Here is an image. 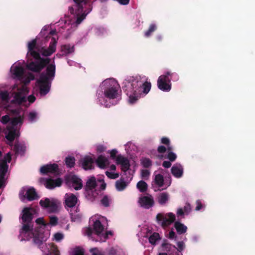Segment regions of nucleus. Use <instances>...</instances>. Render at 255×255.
Masks as SVG:
<instances>
[{
    "mask_svg": "<svg viewBox=\"0 0 255 255\" xmlns=\"http://www.w3.org/2000/svg\"><path fill=\"white\" fill-rule=\"evenodd\" d=\"M39 182L41 184L44 185L46 188L49 189H52L56 187L61 185L62 180L60 178L53 180L50 178H40Z\"/></svg>",
    "mask_w": 255,
    "mask_h": 255,
    "instance_id": "15",
    "label": "nucleus"
},
{
    "mask_svg": "<svg viewBox=\"0 0 255 255\" xmlns=\"http://www.w3.org/2000/svg\"><path fill=\"white\" fill-rule=\"evenodd\" d=\"M170 183L171 182L170 181L167 184L165 183L164 182L163 176L162 175L160 174H155L154 185L157 187H162V189H166L170 185Z\"/></svg>",
    "mask_w": 255,
    "mask_h": 255,
    "instance_id": "23",
    "label": "nucleus"
},
{
    "mask_svg": "<svg viewBox=\"0 0 255 255\" xmlns=\"http://www.w3.org/2000/svg\"><path fill=\"white\" fill-rule=\"evenodd\" d=\"M35 211L31 208H24L22 212L21 219L24 224L20 232V234L26 238L27 240L33 238V242L36 244H39L45 241L50 235V230H47L44 233H40L36 230H31L30 227L26 223H29L32 219L33 214Z\"/></svg>",
    "mask_w": 255,
    "mask_h": 255,
    "instance_id": "2",
    "label": "nucleus"
},
{
    "mask_svg": "<svg viewBox=\"0 0 255 255\" xmlns=\"http://www.w3.org/2000/svg\"><path fill=\"white\" fill-rule=\"evenodd\" d=\"M171 163L169 161H165L163 163V166L165 168H169L171 166Z\"/></svg>",
    "mask_w": 255,
    "mask_h": 255,
    "instance_id": "64",
    "label": "nucleus"
},
{
    "mask_svg": "<svg viewBox=\"0 0 255 255\" xmlns=\"http://www.w3.org/2000/svg\"><path fill=\"white\" fill-rule=\"evenodd\" d=\"M58 219L57 217L55 216H49V222L46 223L44 218L42 217L38 218L35 220V223L37 225H38L39 227V229L40 231H43L46 228L49 226H55L58 224ZM46 231H43L41 232L39 231L40 233H44Z\"/></svg>",
    "mask_w": 255,
    "mask_h": 255,
    "instance_id": "11",
    "label": "nucleus"
},
{
    "mask_svg": "<svg viewBox=\"0 0 255 255\" xmlns=\"http://www.w3.org/2000/svg\"><path fill=\"white\" fill-rule=\"evenodd\" d=\"M13 75L15 78L19 80L23 78L24 75V69L21 66H15L13 70Z\"/></svg>",
    "mask_w": 255,
    "mask_h": 255,
    "instance_id": "33",
    "label": "nucleus"
},
{
    "mask_svg": "<svg viewBox=\"0 0 255 255\" xmlns=\"http://www.w3.org/2000/svg\"><path fill=\"white\" fill-rule=\"evenodd\" d=\"M162 250L163 251L170 252L172 249H175V247L172 246L171 244H169L166 242H164L162 243Z\"/></svg>",
    "mask_w": 255,
    "mask_h": 255,
    "instance_id": "44",
    "label": "nucleus"
},
{
    "mask_svg": "<svg viewBox=\"0 0 255 255\" xmlns=\"http://www.w3.org/2000/svg\"><path fill=\"white\" fill-rule=\"evenodd\" d=\"M168 151L167 158L170 161H174L176 159V154L171 151V150H167Z\"/></svg>",
    "mask_w": 255,
    "mask_h": 255,
    "instance_id": "54",
    "label": "nucleus"
},
{
    "mask_svg": "<svg viewBox=\"0 0 255 255\" xmlns=\"http://www.w3.org/2000/svg\"><path fill=\"white\" fill-rule=\"evenodd\" d=\"M136 149V146L132 142H128L125 144V149L128 153H130Z\"/></svg>",
    "mask_w": 255,
    "mask_h": 255,
    "instance_id": "42",
    "label": "nucleus"
},
{
    "mask_svg": "<svg viewBox=\"0 0 255 255\" xmlns=\"http://www.w3.org/2000/svg\"><path fill=\"white\" fill-rule=\"evenodd\" d=\"M96 162L98 167L103 169L106 168L110 164L108 159L102 155H100L98 157Z\"/></svg>",
    "mask_w": 255,
    "mask_h": 255,
    "instance_id": "28",
    "label": "nucleus"
},
{
    "mask_svg": "<svg viewBox=\"0 0 255 255\" xmlns=\"http://www.w3.org/2000/svg\"><path fill=\"white\" fill-rule=\"evenodd\" d=\"M136 187L140 192H143L146 191L147 184L144 181L141 180L137 183Z\"/></svg>",
    "mask_w": 255,
    "mask_h": 255,
    "instance_id": "41",
    "label": "nucleus"
},
{
    "mask_svg": "<svg viewBox=\"0 0 255 255\" xmlns=\"http://www.w3.org/2000/svg\"><path fill=\"white\" fill-rule=\"evenodd\" d=\"M93 223V228L95 234L100 238V241L104 242L108 238V234L111 232L106 231L108 225L106 218L99 215H96L91 218Z\"/></svg>",
    "mask_w": 255,
    "mask_h": 255,
    "instance_id": "3",
    "label": "nucleus"
},
{
    "mask_svg": "<svg viewBox=\"0 0 255 255\" xmlns=\"http://www.w3.org/2000/svg\"><path fill=\"white\" fill-rule=\"evenodd\" d=\"M171 170L172 174L176 178L181 177L183 174V169L180 164L174 165Z\"/></svg>",
    "mask_w": 255,
    "mask_h": 255,
    "instance_id": "29",
    "label": "nucleus"
},
{
    "mask_svg": "<svg viewBox=\"0 0 255 255\" xmlns=\"http://www.w3.org/2000/svg\"><path fill=\"white\" fill-rule=\"evenodd\" d=\"M156 221L162 227L165 228L171 224L175 220V216L172 213H158L156 215Z\"/></svg>",
    "mask_w": 255,
    "mask_h": 255,
    "instance_id": "9",
    "label": "nucleus"
},
{
    "mask_svg": "<svg viewBox=\"0 0 255 255\" xmlns=\"http://www.w3.org/2000/svg\"><path fill=\"white\" fill-rule=\"evenodd\" d=\"M56 43L57 41L55 38L52 37L49 47L47 49L43 47L41 48L40 50H39V52L44 56H48L51 55L55 51Z\"/></svg>",
    "mask_w": 255,
    "mask_h": 255,
    "instance_id": "21",
    "label": "nucleus"
},
{
    "mask_svg": "<svg viewBox=\"0 0 255 255\" xmlns=\"http://www.w3.org/2000/svg\"><path fill=\"white\" fill-rule=\"evenodd\" d=\"M42 251L47 255H59V251L57 248L52 245L42 244L41 247Z\"/></svg>",
    "mask_w": 255,
    "mask_h": 255,
    "instance_id": "24",
    "label": "nucleus"
},
{
    "mask_svg": "<svg viewBox=\"0 0 255 255\" xmlns=\"http://www.w3.org/2000/svg\"><path fill=\"white\" fill-rule=\"evenodd\" d=\"M112 198L108 195H104L101 199L102 205L105 207L109 206L112 203Z\"/></svg>",
    "mask_w": 255,
    "mask_h": 255,
    "instance_id": "38",
    "label": "nucleus"
},
{
    "mask_svg": "<svg viewBox=\"0 0 255 255\" xmlns=\"http://www.w3.org/2000/svg\"><path fill=\"white\" fill-rule=\"evenodd\" d=\"M39 49L38 51L35 50L28 52L27 54H29L32 56L35 61H28L26 65V68L30 71L39 73L41 70L46 67L49 62H50V59L49 58H41L39 54Z\"/></svg>",
    "mask_w": 255,
    "mask_h": 255,
    "instance_id": "4",
    "label": "nucleus"
},
{
    "mask_svg": "<svg viewBox=\"0 0 255 255\" xmlns=\"http://www.w3.org/2000/svg\"><path fill=\"white\" fill-rule=\"evenodd\" d=\"M115 162L117 165L121 166V170L124 172L127 171L129 168L130 164L128 159L121 154L117 155Z\"/></svg>",
    "mask_w": 255,
    "mask_h": 255,
    "instance_id": "19",
    "label": "nucleus"
},
{
    "mask_svg": "<svg viewBox=\"0 0 255 255\" xmlns=\"http://www.w3.org/2000/svg\"><path fill=\"white\" fill-rule=\"evenodd\" d=\"M106 175L110 179H116L119 177V173L113 171H107Z\"/></svg>",
    "mask_w": 255,
    "mask_h": 255,
    "instance_id": "47",
    "label": "nucleus"
},
{
    "mask_svg": "<svg viewBox=\"0 0 255 255\" xmlns=\"http://www.w3.org/2000/svg\"><path fill=\"white\" fill-rule=\"evenodd\" d=\"M28 117L30 122H35L37 117V114L35 112H30L28 114Z\"/></svg>",
    "mask_w": 255,
    "mask_h": 255,
    "instance_id": "59",
    "label": "nucleus"
},
{
    "mask_svg": "<svg viewBox=\"0 0 255 255\" xmlns=\"http://www.w3.org/2000/svg\"><path fill=\"white\" fill-rule=\"evenodd\" d=\"M52 81L46 80L45 78H39L36 83L39 89V93L42 96L46 95L49 92Z\"/></svg>",
    "mask_w": 255,
    "mask_h": 255,
    "instance_id": "13",
    "label": "nucleus"
},
{
    "mask_svg": "<svg viewBox=\"0 0 255 255\" xmlns=\"http://www.w3.org/2000/svg\"><path fill=\"white\" fill-rule=\"evenodd\" d=\"M67 184L70 188H73L76 190L81 189L83 186L81 179L76 175L69 176Z\"/></svg>",
    "mask_w": 255,
    "mask_h": 255,
    "instance_id": "17",
    "label": "nucleus"
},
{
    "mask_svg": "<svg viewBox=\"0 0 255 255\" xmlns=\"http://www.w3.org/2000/svg\"><path fill=\"white\" fill-rule=\"evenodd\" d=\"M108 153L110 154L111 158L115 161L117 158L118 155L117 154L118 153V150L116 149H113L112 150H109Z\"/></svg>",
    "mask_w": 255,
    "mask_h": 255,
    "instance_id": "53",
    "label": "nucleus"
},
{
    "mask_svg": "<svg viewBox=\"0 0 255 255\" xmlns=\"http://www.w3.org/2000/svg\"><path fill=\"white\" fill-rule=\"evenodd\" d=\"M178 75L176 73L166 72L164 74L160 76L157 80V87L161 91L169 92L171 89L172 80H178Z\"/></svg>",
    "mask_w": 255,
    "mask_h": 255,
    "instance_id": "6",
    "label": "nucleus"
},
{
    "mask_svg": "<svg viewBox=\"0 0 255 255\" xmlns=\"http://www.w3.org/2000/svg\"><path fill=\"white\" fill-rule=\"evenodd\" d=\"M11 118L8 115H5L1 117V122L4 124H6L7 123H9L10 122Z\"/></svg>",
    "mask_w": 255,
    "mask_h": 255,
    "instance_id": "60",
    "label": "nucleus"
},
{
    "mask_svg": "<svg viewBox=\"0 0 255 255\" xmlns=\"http://www.w3.org/2000/svg\"><path fill=\"white\" fill-rule=\"evenodd\" d=\"M74 46L70 44H65L61 46V51L65 55L74 52Z\"/></svg>",
    "mask_w": 255,
    "mask_h": 255,
    "instance_id": "36",
    "label": "nucleus"
},
{
    "mask_svg": "<svg viewBox=\"0 0 255 255\" xmlns=\"http://www.w3.org/2000/svg\"><path fill=\"white\" fill-rule=\"evenodd\" d=\"M98 183L100 184V189L104 190L106 188V184L103 179L99 180L97 182L94 177H91L87 180L85 187V194L88 199H94L98 195Z\"/></svg>",
    "mask_w": 255,
    "mask_h": 255,
    "instance_id": "5",
    "label": "nucleus"
},
{
    "mask_svg": "<svg viewBox=\"0 0 255 255\" xmlns=\"http://www.w3.org/2000/svg\"><path fill=\"white\" fill-rule=\"evenodd\" d=\"M6 171V167L0 164V188H3L5 185L6 179L5 175Z\"/></svg>",
    "mask_w": 255,
    "mask_h": 255,
    "instance_id": "30",
    "label": "nucleus"
},
{
    "mask_svg": "<svg viewBox=\"0 0 255 255\" xmlns=\"http://www.w3.org/2000/svg\"><path fill=\"white\" fill-rule=\"evenodd\" d=\"M58 165L56 164H47L42 166L40 171L42 174H47L49 173H55L57 171Z\"/></svg>",
    "mask_w": 255,
    "mask_h": 255,
    "instance_id": "27",
    "label": "nucleus"
},
{
    "mask_svg": "<svg viewBox=\"0 0 255 255\" xmlns=\"http://www.w3.org/2000/svg\"><path fill=\"white\" fill-rule=\"evenodd\" d=\"M65 163L67 166L73 167L75 164V159L71 156L67 157L65 159Z\"/></svg>",
    "mask_w": 255,
    "mask_h": 255,
    "instance_id": "51",
    "label": "nucleus"
},
{
    "mask_svg": "<svg viewBox=\"0 0 255 255\" xmlns=\"http://www.w3.org/2000/svg\"><path fill=\"white\" fill-rule=\"evenodd\" d=\"M169 195L166 192L160 194L157 197V201L161 205L166 204L169 200Z\"/></svg>",
    "mask_w": 255,
    "mask_h": 255,
    "instance_id": "32",
    "label": "nucleus"
},
{
    "mask_svg": "<svg viewBox=\"0 0 255 255\" xmlns=\"http://www.w3.org/2000/svg\"><path fill=\"white\" fill-rule=\"evenodd\" d=\"M161 143L165 144L166 147L163 145L159 146L158 147V152L159 153H164L166 150H172V147L170 144V140L167 137H163L161 139Z\"/></svg>",
    "mask_w": 255,
    "mask_h": 255,
    "instance_id": "25",
    "label": "nucleus"
},
{
    "mask_svg": "<svg viewBox=\"0 0 255 255\" xmlns=\"http://www.w3.org/2000/svg\"><path fill=\"white\" fill-rule=\"evenodd\" d=\"M76 13L77 15V19L76 22L77 24H80L82 20L85 19L86 15L91 11L92 7L90 3L87 1V5L85 6L83 5V10L82 11H80L78 9V7L77 4H76Z\"/></svg>",
    "mask_w": 255,
    "mask_h": 255,
    "instance_id": "14",
    "label": "nucleus"
},
{
    "mask_svg": "<svg viewBox=\"0 0 255 255\" xmlns=\"http://www.w3.org/2000/svg\"><path fill=\"white\" fill-rule=\"evenodd\" d=\"M138 203L140 206L149 209L153 205L154 202L152 196L147 195L140 197L138 199Z\"/></svg>",
    "mask_w": 255,
    "mask_h": 255,
    "instance_id": "18",
    "label": "nucleus"
},
{
    "mask_svg": "<svg viewBox=\"0 0 255 255\" xmlns=\"http://www.w3.org/2000/svg\"><path fill=\"white\" fill-rule=\"evenodd\" d=\"M39 204L40 206L49 213H56L58 211L60 203L54 198H45L41 200Z\"/></svg>",
    "mask_w": 255,
    "mask_h": 255,
    "instance_id": "8",
    "label": "nucleus"
},
{
    "mask_svg": "<svg viewBox=\"0 0 255 255\" xmlns=\"http://www.w3.org/2000/svg\"><path fill=\"white\" fill-rule=\"evenodd\" d=\"M177 249L179 252L182 251L185 248V244L183 241L177 242Z\"/></svg>",
    "mask_w": 255,
    "mask_h": 255,
    "instance_id": "61",
    "label": "nucleus"
},
{
    "mask_svg": "<svg viewBox=\"0 0 255 255\" xmlns=\"http://www.w3.org/2000/svg\"><path fill=\"white\" fill-rule=\"evenodd\" d=\"M90 251L92 254V255H106L97 248L91 249Z\"/></svg>",
    "mask_w": 255,
    "mask_h": 255,
    "instance_id": "56",
    "label": "nucleus"
},
{
    "mask_svg": "<svg viewBox=\"0 0 255 255\" xmlns=\"http://www.w3.org/2000/svg\"><path fill=\"white\" fill-rule=\"evenodd\" d=\"M84 251L82 248H76L72 250L70 253V255H84Z\"/></svg>",
    "mask_w": 255,
    "mask_h": 255,
    "instance_id": "48",
    "label": "nucleus"
},
{
    "mask_svg": "<svg viewBox=\"0 0 255 255\" xmlns=\"http://www.w3.org/2000/svg\"><path fill=\"white\" fill-rule=\"evenodd\" d=\"M19 80L23 84L21 86H26V85L29 84L31 81L27 77H25L24 75L23 76V78H21Z\"/></svg>",
    "mask_w": 255,
    "mask_h": 255,
    "instance_id": "58",
    "label": "nucleus"
},
{
    "mask_svg": "<svg viewBox=\"0 0 255 255\" xmlns=\"http://www.w3.org/2000/svg\"><path fill=\"white\" fill-rule=\"evenodd\" d=\"M5 138L7 140V143L11 145L12 141L19 136V132L17 128H5L4 130Z\"/></svg>",
    "mask_w": 255,
    "mask_h": 255,
    "instance_id": "20",
    "label": "nucleus"
},
{
    "mask_svg": "<svg viewBox=\"0 0 255 255\" xmlns=\"http://www.w3.org/2000/svg\"><path fill=\"white\" fill-rule=\"evenodd\" d=\"M174 227L177 233L180 234L185 233L187 229L186 226L178 222L175 223Z\"/></svg>",
    "mask_w": 255,
    "mask_h": 255,
    "instance_id": "35",
    "label": "nucleus"
},
{
    "mask_svg": "<svg viewBox=\"0 0 255 255\" xmlns=\"http://www.w3.org/2000/svg\"><path fill=\"white\" fill-rule=\"evenodd\" d=\"M71 220L72 221H79L81 218V216L80 215V214H77V215H73L72 214H71Z\"/></svg>",
    "mask_w": 255,
    "mask_h": 255,
    "instance_id": "62",
    "label": "nucleus"
},
{
    "mask_svg": "<svg viewBox=\"0 0 255 255\" xmlns=\"http://www.w3.org/2000/svg\"><path fill=\"white\" fill-rule=\"evenodd\" d=\"M77 198L72 193H67L65 195V203L68 207H73L77 202Z\"/></svg>",
    "mask_w": 255,
    "mask_h": 255,
    "instance_id": "26",
    "label": "nucleus"
},
{
    "mask_svg": "<svg viewBox=\"0 0 255 255\" xmlns=\"http://www.w3.org/2000/svg\"><path fill=\"white\" fill-rule=\"evenodd\" d=\"M140 163L142 166L145 168H148L152 165L151 161L148 158L143 157L140 160Z\"/></svg>",
    "mask_w": 255,
    "mask_h": 255,
    "instance_id": "43",
    "label": "nucleus"
},
{
    "mask_svg": "<svg viewBox=\"0 0 255 255\" xmlns=\"http://www.w3.org/2000/svg\"><path fill=\"white\" fill-rule=\"evenodd\" d=\"M73 1L77 4L78 9L80 11L83 10V5L85 6L87 5V1L86 0H73Z\"/></svg>",
    "mask_w": 255,
    "mask_h": 255,
    "instance_id": "46",
    "label": "nucleus"
},
{
    "mask_svg": "<svg viewBox=\"0 0 255 255\" xmlns=\"http://www.w3.org/2000/svg\"><path fill=\"white\" fill-rule=\"evenodd\" d=\"M20 199L22 202L26 200L32 201L37 198L34 189L32 187H25L21 189L19 194Z\"/></svg>",
    "mask_w": 255,
    "mask_h": 255,
    "instance_id": "10",
    "label": "nucleus"
},
{
    "mask_svg": "<svg viewBox=\"0 0 255 255\" xmlns=\"http://www.w3.org/2000/svg\"><path fill=\"white\" fill-rule=\"evenodd\" d=\"M103 86L106 87L104 94L106 98L110 100L118 98L120 85L114 79H107L103 82Z\"/></svg>",
    "mask_w": 255,
    "mask_h": 255,
    "instance_id": "7",
    "label": "nucleus"
},
{
    "mask_svg": "<svg viewBox=\"0 0 255 255\" xmlns=\"http://www.w3.org/2000/svg\"><path fill=\"white\" fill-rule=\"evenodd\" d=\"M157 29V26L154 23H152L149 25L148 30L145 32L144 36L146 37H149L152 33Z\"/></svg>",
    "mask_w": 255,
    "mask_h": 255,
    "instance_id": "40",
    "label": "nucleus"
},
{
    "mask_svg": "<svg viewBox=\"0 0 255 255\" xmlns=\"http://www.w3.org/2000/svg\"><path fill=\"white\" fill-rule=\"evenodd\" d=\"M151 86L150 82H143L141 81L140 76H137L125 79L123 83L122 89L128 96L129 102L134 104L142 94L146 95L149 92Z\"/></svg>",
    "mask_w": 255,
    "mask_h": 255,
    "instance_id": "1",
    "label": "nucleus"
},
{
    "mask_svg": "<svg viewBox=\"0 0 255 255\" xmlns=\"http://www.w3.org/2000/svg\"><path fill=\"white\" fill-rule=\"evenodd\" d=\"M0 98L2 101H7L9 99V94L8 92L6 91L0 92Z\"/></svg>",
    "mask_w": 255,
    "mask_h": 255,
    "instance_id": "52",
    "label": "nucleus"
},
{
    "mask_svg": "<svg viewBox=\"0 0 255 255\" xmlns=\"http://www.w3.org/2000/svg\"><path fill=\"white\" fill-rule=\"evenodd\" d=\"M36 48V39H34L28 43V52L34 50Z\"/></svg>",
    "mask_w": 255,
    "mask_h": 255,
    "instance_id": "50",
    "label": "nucleus"
},
{
    "mask_svg": "<svg viewBox=\"0 0 255 255\" xmlns=\"http://www.w3.org/2000/svg\"><path fill=\"white\" fill-rule=\"evenodd\" d=\"M160 239L159 234L157 233H154L149 237L148 240L151 244L155 245Z\"/></svg>",
    "mask_w": 255,
    "mask_h": 255,
    "instance_id": "34",
    "label": "nucleus"
},
{
    "mask_svg": "<svg viewBox=\"0 0 255 255\" xmlns=\"http://www.w3.org/2000/svg\"><path fill=\"white\" fill-rule=\"evenodd\" d=\"M188 210H190V206H188V207H185L184 208V211L182 208H179L177 210V215L179 216L183 215L184 213H186L188 212Z\"/></svg>",
    "mask_w": 255,
    "mask_h": 255,
    "instance_id": "55",
    "label": "nucleus"
},
{
    "mask_svg": "<svg viewBox=\"0 0 255 255\" xmlns=\"http://www.w3.org/2000/svg\"><path fill=\"white\" fill-rule=\"evenodd\" d=\"M64 237V235L63 233L60 232H57L53 235L52 240L57 242L61 241Z\"/></svg>",
    "mask_w": 255,
    "mask_h": 255,
    "instance_id": "45",
    "label": "nucleus"
},
{
    "mask_svg": "<svg viewBox=\"0 0 255 255\" xmlns=\"http://www.w3.org/2000/svg\"><path fill=\"white\" fill-rule=\"evenodd\" d=\"M150 172L148 169H142L140 171V175L142 179L147 180L149 178Z\"/></svg>",
    "mask_w": 255,
    "mask_h": 255,
    "instance_id": "49",
    "label": "nucleus"
},
{
    "mask_svg": "<svg viewBox=\"0 0 255 255\" xmlns=\"http://www.w3.org/2000/svg\"><path fill=\"white\" fill-rule=\"evenodd\" d=\"M106 147L103 145H99L97 146V151L99 152H101L105 150Z\"/></svg>",
    "mask_w": 255,
    "mask_h": 255,
    "instance_id": "63",
    "label": "nucleus"
},
{
    "mask_svg": "<svg viewBox=\"0 0 255 255\" xmlns=\"http://www.w3.org/2000/svg\"><path fill=\"white\" fill-rule=\"evenodd\" d=\"M17 92L15 93L14 99L15 102L21 104L26 102V95L28 93V90L26 86H21L17 89Z\"/></svg>",
    "mask_w": 255,
    "mask_h": 255,
    "instance_id": "16",
    "label": "nucleus"
},
{
    "mask_svg": "<svg viewBox=\"0 0 255 255\" xmlns=\"http://www.w3.org/2000/svg\"><path fill=\"white\" fill-rule=\"evenodd\" d=\"M121 252V251L120 250H118L115 248H112L111 249L108 253L107 254H105L106 255H117L118 254H119Z\"/></svg>",
    "mask_w": 255,
    "mask_h": 255,
    "instance_id": "57",
    "label": "nucleus"
},
{
    "mask_svg": "<svg viewBox=\"0 0 255 255\" xmlns=\"http://www.w3.org/2000/svg\"><path fill=\"white\" fill-rule=\"evenodd\" d=\"M23 118L21 116L12 118L10 119V125L11 126H7L6 128H13L14 126H20L23 123Z\"/></svg>",
    "mask_w": 255,
    "mask_h": 255,
    "instance_id": "31",
    "label": "nucleus"
},
{
    "mask_svg": "<svg viewBox=\"0 0 255 255\" xmlns=\"http://www.w3.org/2000/svg\"><path fill=\"white\" fill-rule=\"evenodd\" d=\"M93 155H87L83 157L80 160V164L85 170L91 169L93 168Z\"/></svg>",
    "mask_w": 255,
    "mask_h": 255,
    "instance_id": "22",
    "label": "nucleus"
},
{
    "mask_svg": "<svg viewBox=\"0 0 255 255\" xmlns=\"http://www.w3.org/2000/svg\"><path fill=\"white\" fill-rule=\"evenodd\" d=\"M128 185V183L124 180H118L116 182V187L118 191H123Z\"/></svg>",
    "mask_w": 255,
    "mask_h": 255,
    "instance_id": "37",
    "label": "nucleus"
},
{
    "mask_svg": "<svg viewBox=\"0 0 255 255\" xmlns=\"http://www.w3.org/2000/svg\"><path fill=\"white\" fill-rule=\"evenodd\" d=\"M45 71L40 74V78H45L46 80L52 81L55 77L56 73V66L53 59L51 63L50 62L46 65Z\"/></svg>",
    "mask_w": 255,
    "mask_h": 255,
    "instance_id": "12",
    "label": "nucleus"
},
{
    "mask_svg": "<svg viewBox=\"0 0 255 255\" xmlns=\"http://www.w3.org/2000/svg\"><path fill=\"white\" fill-rule=\"evenodd\" d=\"M14 148L17 154H22L25 150L26 146L24 144L17 143L14 146Z\"/></svg>",
    "mask_w": 255,
    "mask_h": 255,
    "instance_id": "39",
    "label": "nucleus"
}]
</instances>
